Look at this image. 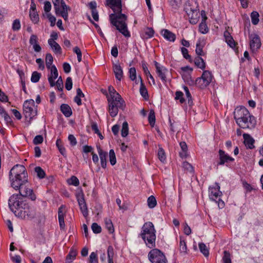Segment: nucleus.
<instances>
[{
    "mask_svg": "<svg viewBox=\"0 0 263 263\" xmlns=\"http://www.w3.org/2000/svg\"><path fill=\"white\" fill-rule=\"evenodd\" d=\"M55 85L57 86V88L59 91H62L63 89V80L61 77H60L56 83H55Z\"/></svg>",
    "mask_w": 263,
    "mask_h": 263,
    "instance_id": "obj_60",
    "label": "nucleus"
},
{
    "mask_svg": "<svg viewBox=\"0 0 263 263\" xmlns=\"http://www.w3.org/2000/svg\"><path fill=\"white\" fill-rule=\"evenodd\" d=\"M155 65L156 68V72L158 74V76L163 82H165L166 79L165 73L166 69L163 67H160V64L156 61H155Z\"/></svg>",
    "mask_w": 263,
    "mask_h": 263,
    "instance_id": "obj_20",
    "label": "nucleus"
},
{
    "mask_svg": "<svg viewBox=\"0 0 263 263\" xmlns=\"http://www.w3.org/2000/svg\"><path fill=\"white\" fill-rule=\"evenodd\" d=\"M91 229L94 233L98 234L101 232V227L97 223H93L91 225Z\"/></svg>",
    "mask_w": 263,
    "mask_h": 263,
    "instance_id": "obj_55",
    "label": "nucleus"
},
{
    "mask_svg": "<svg viewBox=\"0 0 263 263\" xmlns=\"http://www.w3.org/2000/svg\"><path fill=\"white\" fill-rule=\"evenodd\" d=\"M21 28V24L19 20L16 19L13 21L12 24V29L14 31H17L20 30Z\"/></svg>",
    "mask_w": 263,
    "mask_h": 263,
    "instance_id": "obj_58",
    "label": "nucleus"
},
{
    "mask_svg": "<svg viewBox=\"0 0 263 263\" xmlns=\"http://www.w3.org/2000/svg\"><path fill=\"white\" fill-rule=\"evenodd\" d=\"M179 249L181 253L184 254L187 253V249L186 243L184 240H182L181 239H180V240Z\"/></svg>",
    "mask_w": 263,
    "mask_h": 263,
    "instance_id": "obj_47",
    "label": "nucleus"
},
{
    "mask_svg": "<svg viewBox=\"0 0 263 263\" xmlns=\"http://www.w3.org/2000/svg\"><path fill=\"white\" fill-rule=\"evenodd\" d=\"M129 78L132 81L136 79V70L135 68L132 67L129 70Z\"/></svg>",
    "mask_w": 263,
    "mask_h": 263,
    "instance_id": "obj_61",
    "label": "nucleus"
},
{
    "mask_svg": "<svg viewBox=\"0 0 263 263\" xmlns=\"http://www.w3.org/2000/svg\"><path fill=\"white\" fill-rule=\"evenodd\" d=\"M199 30L203 34H205L208 32L209 29L204 21H202V22L199 24Z\"/></svg>",
    "mask_w": 263,
    "mask_h": 263,
    "instance_id": "obj_48",
    "label": "nucleus"
},
{
    "mask_svg": "<svg viewBox=\"0 0 263 263\" xmlns=\"http://www.w3.org/2000/svg\"><path fill=\"white\" fill-rule=\"evenodd\" d=\"M109 161L110 163L112 165H114L116 163V158L115 153L113 149H110L109 151Z\"/></svg>",
    "mask_w": 263,
    "mask_h": 263,
    "instance_id": "obj_51",
    "label": "nucleus"
},
{
    "mask_svg": "<svg viewBox=\"0 0 263 263\" xmlns=\"http://www.w3.org/2000/svg\"><path fill=\"white\" fill-rule=\"evenodd\" d=\"M48 43L54 52L61 53L62 49L59 44L55 41H53L52 39H49Z\"/></svg>",
    "mask_w": 263,
    "mask_h": 263,
    "instance_id": "obj_26",
    "label": "nucleus"
},
{
    "mask_svg": "<svg viewBox=\"0 0 263 263\" xmlns=\"http://www.w3.org/2000/svg\"><path fill=\"white\" fill-rule=\"evenodd\" d=\"M98 152L100 156L101 160V166L103 168L106 167V157L107 156V153L104 152L101 148L100 146H97Z\"/></svg>",
    "mask_w": 263,
    "mask_h": 263,
    "instance_id": "obj_21",
    "label": "nucleus"
},
{
    "mask_svg": "<svg viewBox=\"0 0 263 263\" xmlns=\"http://www.w3.org/2000/svg\"><path fill=\"white\" fill-rule=\"evenodd\" d=\"M140 236L147 247L150 249L155 247L156 230L152 222H146L143 224Z\"/></svg>",
    "mask_w": 263,
    "mask_h": 263,
    "instance_id": "obj_4",
    "label": "nucleus"
},
{
    "mask_svg": "<svg viewBox=\"0 0 263 263\" xmlns=\"http://www.w3.org/2000/svg\"><path fill=\"white\" fill-rule=\"evenodd\" d=\"M108 111L112 117H116L119 109H124L125 106V101L123 99L115 100H108Z\"/></svg>",
    "mask_w": 263,
    "mask_h": 263,
    "instance_id": "obj_8",
    "label": "nucleus"
},
{
    "mask_svg": "<svg viewBox=\"0 0 263 263\" xmlns=\"http://www.w3.org/2000/svg\"><path fill=\"white\" fill-rule=\"evenodd\" d=\"M114 255V249L112 246H109L107 249V257L108 261H113V257Z\"/></svg>",
    "mask_w": 263,
    "mask_h": 263,
    "instance_id": "obj_52",
    "label": "nucleus"
},
{
    "mask_svg": "<svg viewBox=\"0 0 263 263\" xmlns=\"http://www.w3.org/2000/svg\"><path fill=\"white\" fill-rule=\"evenodd\" d=\"M23 114L25 117L29 119V122L37 115V106H35L32 99L26 100L23 104Z\"/></svg>",
    "mask_w": 263,
    "mask_h": 263,
    "instance_id": "obj_6",
    "label": "nucleus"
},
{
    "mask_svg": "<svg viewBox=\"0 0 263 263\" xmlns=\"http://www.w3.org/2000/svg\"><path fill=\"white\" fill-rule=\"evenodd\" d=\"M250 46L253 52L256 51L261 46V42L259 36L255 33H252L249 35Z\"/></svg>",
    "mask_w": 263,
    "mask_h": 263,
    "instance_id": "obj_13",
    "label": "nucleus"
},
{
    "mask_svg": "<svg viewBox=\"0 0 263 263\" xmlns=\"http://www.w3.org/2000/svg\"><path fill=\"white\" fill-rule=\"evenodd\" d=\"M148 259L152 263H166L167 259L164 254L157 249L150 251L148 255Z\"/></svg>",
    "mask_w": 263,
    "mask_h": 263,
    "instance_id": "obj_11",
    "label": "nucleus"
},
{
    "mask_svg": "<svg viewBox=\"0 0 263 263\" xmlns=\"http://www.w3.org/2000/svg\"><path fill=\"white\" fill-rule=\"evenodd\" d=\"M106 228L108 230L109 233H113L114 232V227L111 220L108 218L104 219Z\"/></svg>",
    "mask_w": 263,
    "mask_h": 263,
    "instance_id": "obj_33",
    "label": "nucleus"
},
{
    "mask_svg": "<svg viewBox=\"0 0 263 263\" xmlns=\"http://www.w3.org/2000/svg\"><path fill=\"white\" fill-rule=\"evenodd\" d=\"M223 263H232L230 254L227 251H224V256L222 258Z\"/></svg>",
    "mask_w": 263,
    "mask_h": 263,
    "instance_id": "obj_56",
    "label": "nucleus"
},
{
    "mask_svg": "<svg viewBox=\"0 0 263 263\" xmlns=\"http://www.w3.org/2000/svg\"><path fill=\"white\" fill-rule=\"evenodd\" d=\"M209 192L210 198L215 201H217L216 199L222 195V192L220 191V186L218 183H215L213 186H210Z\"/></svg>",
    "mask_w": 263,
    "mask_h": 263,
    "instance_id": "obj_14",
    "label": "nucleus"
},
{
    "mask_svg": "<svg viewBox=\"0 0 263 263\" xmlns=\"http://www.w3.org/2000/svg\"><path fill=\"white\" fill-rule=\"evenodd\" d=\"M181 52L183 54V57L189 61V62H192V60L191 59V56L188 54V50L185 47H182L181 48Z\"/></svg>",
    "mask_w": 263,
    "mask_h": 263,
    "instance_id": "obj_53",
    "label": "nucleus"
},
{
    "mask_svg": "<svg viewBox=\"0 0 263 263\" xmlns=\"http://www.w3.org/2000/svg\"><path fill=\"white\" fill-rule=\"evenodd\" d=\"M199 248L200 250V252L204 255V256L208 257L209 256V251L204 243H200L199 244Z\"/></svg>",
    "mask_w": 263,
    "mask_h": 263,
    "instance_id": "obj_43",
    "label": "nucleus"
},
{
    "mask_svg": "<svg viewBox=\"0 0 263 263\" xmlns=\"http://www.w3.org/2000/svg\"><path fill=\"white\" fill-rule=\"evenodd\" d=\"M141 85L140 88V92L141 96L145 99H146L148 97L147 90L143 83L141 77H140Z\"/></svg>",
    "mask_w": 263,
    "mask_h": 263,
    "instance_id": "obj_32",
    "label": "nucleus"
},
{
    "mask_svg": "<svg viewBox=\"0 0 263 263\" xmlns=\"http://www.w3.org/2000/svg\"><path fill=\"white\" fill-rule=\"evenodd\" d=\"M56 145L58 148L60 153L64 156H66V149L62 145V142L60 139H58L56 141Z\"/></svg>",
    "mask_w": 263,
    "mask_h": 263,
    "instance_id": "obj_35",
    "label": "nucleus"
},
{
    "mask_svg": "<svg viewBox=\"0 0 263 263\" xmlns=\"http://www.w3.org/2000/svg\"><path fill=\"white\" fill-rule=\"evenodd\" d=\"M145 35L144 37L146 39L152 37L154 34V31L152 28H147L144 32Z\"/></svg>",
    "mask_w": 263,
    "mask_h": 263,
    "instance_id": "obj_50",
    "label": "nucleus"
},
{
    "mask_svg": "<svg viewBox=\"0 0 263 263\" xmlns=\"http://www.w3.org/2000/svg\"><path fill=\"white\" fill-rule=\"evenodd\" d=\"M213 76L209 70L203 71L201 77L198 78L195 81L196 85L200 89L206 88L212 82Z\"/></svg>",
    "mask_w": 263,
    "mask_h": 263,
    "instance_id": "obj_9",
    "label": "nucleus"
},
{
    "mask_svg": "<svg viewBox=\"0 0 263 263\" xmlns=\"http://www.w3.org/2000/svg\"><path fill=\"white\" fill-rule=\"evenodd\" d=\"M34 171L36 173L37 176L40 179H43L45 177L46 174L44 171L40 166H37L34 168Z\"/></svg>",
    "mask_w": 263,
    "mask_h": 263,
    "instance_id": "obj_39",
    "label": "nucleus"
},
{
    "mask_svg": "<svg viewBox=\"0 0 263 263\" xmlns=\"http://www.w3.org/2000/svg\"><path fill=\"white\" fill-rule=\"evenodd\" d=\"M27 177L26 169L23 165H14L9 172L11 185L16 190L27 182Z\"/></svg>",
    "mask_w": 263,
    "mask_h": 263,
    "instance_id": "obj_3",
    "label": "nucleus"
},
{
    "mask_svg": "<svg viewBox=\"0 0 263 263\" xmlns=\"http://www.w3.org/2000/svg\"><path fill=\"white\" fill-rule=\"evenodd\" d=\"M77 255V251L72 248L71 249L66 258L67 262L71 263L72 261L76 258Z\"/></svg>",
    "mask_w": 263,
    "mask_h": 263,
    "instance_id": "obj_30",
    "label": "nucleus"
},
{
    "mask_svg": "<svg viewBox=\"0 0 263 263\" xmlns=\"http://www.w3.org/2000/svg\"><path fill=\"white\" fill-rule=\"evenodd\" d=\"M68 182L69 184L73 185L76 186H78L79 184V179L77 178V177H76L74 176H72L69 179V180L68 181Z\"/></svg>",
    "mask_w": 263,
    "mask_h": 263,
    "instance_id": "obj_54",
    "label": "nucleus"
},
{
    "mask_svg": "<svg viewBox=\"0 0 263 263\" xmlns=\"http://www.w3.org/2000/svg\"><path fill=\"white\" fill-rule=\"evenodd\" d=\"M29 16L31 20L34 24L37 23L39 22V17L36 11H30Z\"/></svg>",
    "mask_w": 263,
    "mask_h": 263,
    "instance_id": "obj_46",
    "label": "nucleus"
},
{
    "mask_svg": "<svg viewBox=\"0 0 263 263\" xmlns=\"http://www.w3.org/2000/svg\"><path fill=\"white\" fill-rule=\"evenodd\" d=\"M108 91L109 95L107 96V100H115V101L116 99H122L121 96L119 95V93H118L116 90L114 89V88L111 86H109L108 87Z\"/></svg>",
    "mask_w": 263,
    "mask_h": 263,
    "instance_id": "obj_22",
    "label": "nucleus"
},
{
    "mask_svg": "<svg viewBox=\"0 0 263 263\" xmlns=\"http://www.w3.org/2000/svg\"><path fill=\"white\" fill-rule=\"evenodd\" d=\"M183 93L181 91H177L176 92L175 99L179 100L181 103H183L185 102L184 99L183 98Z\"/></svg>",
    "mask_w": 263,
    "mask_h": 263,
    "instance_id": "obj_62",
    "label": "nucleus"
},
{
    "mask_svg": "<svg viewBox=\"0 0 263 263\" xmlns=\"http://www.w3.org/2000/svg\"><path fill=\"white\" fill-rule=\"evenodd\" d=\"M147 205L151 209L154 208L157 205V201L155 197L152 195L147 199Z\"/></svg>",
    "mask_w": 263,
    "mask_h": 263,
    "instance_id": "obj_38",
    "label": "nucleus"
},
{
    "mask_svg": "<svg viewBox=\"0 0 263 263\" xmlns=\"http://www.w3.org/2000/svg\"><path fill=\"white\" fill-rule=\"evenodd\" d=\"M194 63L197 67L202 70L205 68V63L203 59L199 56L195 58Z\"/></svg>",
    "mask_w": 263,
    "mask_h": 263,
    "instance_id": "obj_29",
    "label": "nucleus"
},
{
    "mask_svg": "<svg viewBox=\"0 0 263 263\" xmlns=\"http://www.w3.org/2000/svg\"><path fill=\"white\" fill-rule=\"evenodd\" d=\"M226 41L228 44L232 48L235 46V43L233 37L230 35V33L228 31H226L224 34Z\"/></svg>",
    "mask_w": 263,
    "mask_h": 263,
    "instance_id": "obj_31",
    "label": "nucleus"
},
{
    "mask_svg": "<svg viewBox=\"0 0 263 263\" xmlns=\"http://www.w3.org/2000/svg\"><path fill=\"white\" fill-rule=\"evenodd\" d=\"M41 74L40 73L37 72V71H34L32 73L31 78V81L33 83H36L39 82L40 78H41Z\"/></svg>",
    "mask_w": 263,
    "mask_h": 263,
    "instance_id": "obj_49",
    "label": "nucleus"
},
{
    "mask_svg": "<svg viewBox=\"0 0 263 263\" xmlns=\"http://www.w3.org/2000/svg\"><path fill=\"white\" fill-rule=\"evenodd\" d=\"M219 155L220 159V161L218 163L219 165H223L226 162L233 161L234 160V158L226 154L225 152L221 149L219 151Z\"/></svg>",
    "mask_w": 263,
    "mask_h": 263,
    "instance_id": "obj_18",
    "label": "nucleus"
},
{
    "mask_svg": "<svg viewBox=\"0 0 263 263\" xmlns=\"http://www.w3.org/2000/svg\"><path fill=\"white\" fill-rule=\"evenodd\" d=\"M161 34L164 38L170 42H174L176 39V35L167 29L162 30Z\"/></svg>",
    "mask_w": 263,
    "mask_h": 263,
    "instance_id": "obj_23",
    "label": "nucleus"
},
{
    "mask_svg": "<svg viewBox=\"0 0 263 263\" xmlns=\"http://www.w3.org/2000/svg\"><path fill=\"white\" fill-rule=\"evenodd\" d=\"M234 116L236 123L242 128L252 129L256 125V121L254 117L245 107L236 108Z\"/></svg>",
    "mask_w": 263,
    "mask_h": 263,
    "instance_id": "obj_2",
    "label": "nucleus"
},
{
    "mask_svg": "<svg viewBox=\"0 0 263 263\" xmlns=\"http://www.w3.org/2000/svg\"><path fill=\"white\" fill-rule=\"evenodd\" d=\"M50 69V73L48 75V80L50 83V86L53 87L55 85L54 80L58 78V72L56 67L54 65H52Z\"/></svg>",
    "mask_w": 263,
    "mask_h": 263,
    "instance_id": "obj_16",
    "label": "nucleus"
},
{
    "mask_svg": "<svg viewBox=\"0 0 263 263\" xmlns=\"http://www.w3.org/2000/svg\"><path fill=\"white\" fill-rule=\"evenodd\" d=\"M107 4L117 13L116 14H111L109 15L111 23L125 36H130L127 24L125 23L127 17L125 14L121 13V0H107Z\"/></svg>",
    "mask_w": 263,
    "mask_h": 263,
    "instance_id": "obj_1",
    "label": "nucleus"
},
{
    "mask_svg": "<svg viewBox=\"0 0 263 263\" xmlns=\"http://www.w3.org/2000/svg\"><path fill=\"white\" fill-rule=\"evenodd\" d=\"M57 15L61 16L65 21L68 20V10L70 8L68 7L63 0H52Z\"/></svg>",
    "mask_w": 263,
    "mask_h": 263,
    "instance_id": "obj_7",
    "label": "nucleus"
},
{
    "mask_svg": "<svg viewBox=\"0 0 263 263\" xmlns=\"http://www.w3.org/2000/svg\"><path fill=\"white\" fill-rule=\"evenodd\" d=\"M259 13L257 11H253L251 14V18L253 25H257L259 22Z\"/></svg>",
    "mask_w": 263,
    "mask_h": 263,
    "instance_id": "obj_37",
    "label": "nucleus"
},
{
    "mask_svg": "<svg viewBox=\"0 0 263 263\" xmlns=\"http://www.w3.org/2000/svg\"><path fill=\"white\" fill-rule=\"evenodd\" d=\"M128 134V125L126 121H125L122 124L121 129V135L123 137H126Z\"/></svg>",
    "mask_w": 263,
    "mask_h": 263,
    "instance_id": "obj_40",
    "label": "nucleus"
},
{
    "mask_svg": "<svg viewBox=\"0 0 263 263\" xmlns=\"http://www.w3.org/2000/svg\"><path fill=\"white\" fill-rule=\"evenodd\" d=\"M90 263H97L98 262L97 254L95 252H91L89 256Z\"/></svg>",
    "mask_w": 263,
    "mask_h": 263,
    "instance_id": "obj_57",
    "label": "nucleus"
},
{
    "mask_svg": "<svg viewBox=\"0 0 263 263\" xmlns=\"http://www.w3.org/2000/svg\"><path fill=\"white\" fill-rule=\"evenodd\" d=\"M46 65L48 69H50L51 67L53 59L52 55L50 53H47L46 55Z\"/></svg>",
    "mask_w": 263,
    "mask_h": 263,
    "instance_id": "obj_44",
    "label": "nucleus"
},
{
    "mask_svg": "<svg viewBox=\"0 0 263 263\" xmlns=\"http://www.w3.org/2000/svg\"><path fill=\"white\" fill-rule=\"evenodd\" d=\"M65 206L61 205L58 210V219L60 224V227L61 229H64L65 228L64 217L65 215V211L64 210Z\"/></svg>",
    "mask_w": 263,
    "mask_h": 263,
    "instance_id": "obj_19",
    "label": "nucleus"
},
{
    "mask_svg": "<svg viewBox=\"0 0 263 263\" xmlns=\"http://www.w3.org/2000/svg\"><path fill=\"white\" fill-rule=\"evenodd\" d=\"M36 215L35 210L26 203L22 209L17 212L16 216L25 219H32L35 217Z\"/></svg>",
    "mask_w": 263,
    "mask_h": 263,
    "instance_id": "obj_10",
    "label": "nucleus"
},
{
    "mask_svg": "<svg viewBox=\"0 0 263 263\" xmlns=\"http://www.w3.org/2000/svg\"><path fill=\"white\" fill-rule=\"evenodd\" d=\"M158 156L159 159L162 162H164L166 160V156L165 153L164 149L159 147L158 152Z\"/></svg>",
    "mask_w": 263,
    "mask_h": 263,
    "instance_id": "obj_45",
    "label": "nucleus"
},
{
    "mask_svg": "<svg viewBox=\"0 0 263 263\" xmlns=\"http://www.w3.org/2000/svg\"><path fill=\"white\" fill-rule=\"evenodd\" d=\"M182 152L179 153V155L181 158H185L186 157V153L187 151V146L185 142H181L180 143Z\"/></svg>",
    "mask_w": 263,
    "mask_h": 263,
    "instance_id": "obj_34",
    "label": "nucleus"
},
{
    "mask_svg": "<svg viewBox=\"0 0 263 263\" xmlns=\"http://www.w3.org/2000/svg\"><path fill=\"white\" fill-rule=\"evenodd\" d=\"M72 87V79L70 77H68L66 79L65 83V88L67 90H70Z\"/></svg>",
    "mask_w": 263,
    "mask_h": 263,
    "instance_id": "obj_59",
    "label": "nucleus"
},
{
    "mask_svg": "<svg viewBox=\"0 0 263 263\" xmlns=\"http://www.w3.org/2000/svg\"><path fill=\"white\" fill-rule=\"evenodd\" d=\"M244 143L248 148L252 149L254 148V140L247 134H243Z\"/></svg>",
    "mask_w": 263,
    "mask_h": 263,
    "instance_id": "obj_25",
    "label": "nucleus"
},
{
    "mask_svg": "<svg viewBox=\"0 0 263 263\" xmlns=\"http://www.w3.org/2000/svg\"><path fill=\"white\" fill-rule=\"evenodd\" d=\"M182 167L186 172L193 173L194 172V167L193 166L186 161H184L182 163Z\"/></svg>",
    "mask_w": 263,
    "mask_h": 263,
    "instance_id": "obj_41",
    "label": "nucleus"
},
{
    "mask_svg": "<svg viewBox=\"0 0 263 263\" xmlns=\"http://www.w3.org/2000/svg\"><path fill=\"white\" fill-rule=\"evenodd\" d=\"M29 43L30 45L33 46L34 45L37 44V37L35 34H32L29 39Z\"/></svg>",
    "mask_w": 263,
    "mask_h": 263,
    "instance_id": "obj_63",
    "label": "nucleus"
},
{
    "mask_svg": "<svg viewBox=\"0 0 263 263\" xmlns=\"http://www.w3.org/2000/svg\"><path fill=\"white\" fill-rule=\"evenodd\" d=\"M18 190H20L19 194L21 195L23 198L25 197H29L32 200L35 199V196L33 193V191L31 189L26 187L23 189L22 186Z\"/></svg>",
    "mask_w": 263,
    "mask_h": 263,
    "instance_id": "obj_17",
    "label": "nucleus"
},
{
    "mask_svg": "<svg viewBox=\"0 0 263 263\" xmlns=\"http://www.w3.org/2000/svg\"><path fill=\"white\" fill-rule=\"evenodd\" d=\"M184 10L186 13L189 18L190 19V22L192 24H196L198 21L199 12L197 9V7H192L191 5L189 3L186 4L184 7Z\"/></svg>",
    "mask_w": 263,
    "mask_h": 263,
    "instance_id": "obj_12",
    "label": "nucleus"
},
{
    "mask_svg": "<svg viewBox=\"0 0 263 263\" xmlns=\"http://www.w3.org/2000/svg\"><path fill=\"white\" fill-rule=\"evenodd\" d=\"M148 120L151 126L154 127L155 124L156 118L155 111L153 109L149 111Z\"/></svg>",
    "mask_w": 263,
    "mask_h": 263,
    "instance_id": "obj_36",
    "label": "nucleus"
},
{
    "mask_svg": "<svg viewBox=\"0 0 263 263\" xmlns=\"http://www.w3.org/2000/svg\"><path fill=\"white\" fill-rule=\"evenodd\" d=\"M170 4L172 8L178 9L181 5V0H169Z\"/></svg>",
    "mask_w": 263,
    "mask_h": 263,
    "instance_id": "obj_42",
    "label": "nucleus"
},
{
    "mask_svg": "<svg viewBox=\"0 0 263 263\" xmlns=\"http://www.w3.org/2000/svg\"><path fill=\"white\" fill-rule=\"evenodd\" d=\"M77 200L83 215L86 217L88 215V212L83 194L77 196Z\"/></svg>",
    "mask_w": 263,
    "mask_h": 263,
    "instance_id": "obj_15",
    "label": "nucleus"
},
{
    "mask_svg": "<svg viewBox=\"0 0 263 263\" xmlns=\"http://www.w3.org/2000/svg\"><path fill=\"white\" fill-rule=\"evenodd\" d=\"M43 141V136L41 135H37L33 139V143L34 144H41Z\"/></svg>",
    "mask_w": 263,
    "mask_h": 263,
    "instance_id": "obj_64",
    "label": "nucleus"
},
{
    "mask_svg": "<svg viewBox=\"0 0 263 263\" xmlns=\"http://www.w3.org/2000/svg\"><path fill=\"white\" fill-rule=\"evenodd\" d=\"M26 203V201L24 200V198L19 194L12 195L8 201L9 208L15 216L17 212L22 209Z\"/></svg>",
    "mask_w": 263,
    "mask_h": 263,
    "instance_id": "obj_5",
    "label": "nucleus"
},
{
    "mask_svg": "<svg viewBox=\"0 0 263 263\" xmlns=\"http://www.w3.org/2000/svg\"><path fill=\"white\" fill-rule=\"evenodd\" d=\"M60 109L61 112L67 117H70L72 114L71 109L67 104H62Z\"/></svg>",
    "mask_w": 263,
    "mask_h": 263,
    "instance_id": "obj_28",
    "label": "nucleus"
},
{
    "mask_svg": "<svg viewBox=\"0 0 263 263\" xmlns=\"http://www.w3.org/2000/svg\"><path fill=\"white\" fill-rule=\"evenodd\" d=\"M113 70L116 78L119 81H121L123 77V70L120 65L118 64H114Z\"/></svg>",
    "mask_w": 263,
    "mask_h": 263,
    "instance_id": "obj_24",
    "label": "nucleus"
},
{
    "mask_svg": "<svg viewBox=\"0 0 263 263\" xmlns=\"http://www.w3.org/2000/svg\"><path fill=\"white\" fill-rule=\"evenodd\" d=\"M204 45V40H199L196 43V53L198 55H203L204 54L203 52L202 48Z\"/></svg>",
    "mask_w": 263,
    "mask_h": 263,
    "instance_id": "obj_27",
    "label": "nucleus"
}]
</instances>
